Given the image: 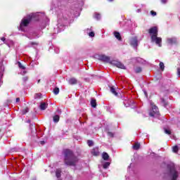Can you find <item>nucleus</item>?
Returning <instances> with one entry per match:
<instances>
[{
	"label": "nucleus",
	"instance_id": "obj_58",
	"mask_svg": "<svg viewBox=\"0 0 180 180\" xmlns=\"http://www.w3.org/2000/svg\"><path fill=\"white\" fill-rule=\"evenodd\" d=\"M13 151H15V149H13Z\"/></svg>",
	"mask_w": 180,
	"mask_h": 180
},
{
	"label": "nucleus",
	"instance_id": "obj_48",
	"mask_svg": "<svg viewBox=\"0 0 180 180\" xmlns=\"http://www.w3.org/2000/svg\"><path fill=\"white\" fill-rule=\"evenodd\" d=\"M60 5H61V3L58 2V8H60Z\"/></svg>",
	"mask_w": 180,
	"mask_h": 180
},
{
	"label": "nucleus",
	"instance_id": "obj_30",
	"mask_svg": "<svg viewBox=\"0 0 180 180\" xmlns=\"http://www.w3.org/2000/svg\"><path fill=\"white\" fill-rule=\"evenodd\" d=\"M94 18L95 19H97V20H99L101 19V15L98 13H95Z\"/></svg>",
	"mask_w": 180,
	"mask_h": 180
},
{
	"label": "nucleus",
	"instance_id": "obj_8",
	"mask_svg": "<svg viewBox=\"0 0 180 180\" xmlns=\"http://www.w3.org/2000/svg\"><path fill=\"white\" fill-rule=\"evenodd\" d=\"M148 33L150 36V39L153 38V36H158V27H153L148 30Z\"/></svg>",
	"mask_w": 180,
	"mask_h": 180
},
{
	"label": "nucleus",
	"instance_id": "obj_28",
	"mask_svg": "<svg viewBox=\"0 0 180 180\" xmlns=\"http://www.w3.org/2000/svg\"><path fill=\"white\" fill-rule=\"evenodd\" d=\"M18 65L20 70H26V68L20 62H18Z\"/></svg>",
	"mask_w": 180,
	"mask_h": 180
},
{
	"label": "nucleus",
	"instance_id": "obj_44",
	"mask_svg": "<svg viewBox=\"0 0 180 180\" xmlns=\"http://www.w3.org/2000/svg\"><path fill=\"white\" fill-rule=\"evenodd\" d=\"M161 2L162 4H167L168 2V0H161Z\"/></svg>",
	"mask_w": 180,
	"mask_h": 180
},
{
	"label": "nucleus",
	"instance_id": "obj_18",
	"mask_svg": "<svg viewBox=\"0 0 180 180\" xmlns=\"http://www.w3.org/2000/svg\"><path fill=\"white\" fill-rule=\"evenodd\" d=\"M27 37L30 39V40L33 39H37V35H36V33H31L27 35Z\"/></svg>",
	"mask_w": 180,
	"mask_h": 180
},
{
	"label": "nucleus",
	"instance_id": "obj_36",
	"mask_svg": "<svg viewBox=\"0 0 180 180\" xmlns=\"http://www.w3.org/2000/svg\"><path fill=\"white\" fill-rule=\"evenodd\" d=\"M165 133L166 134H171V130L167 129H165Z\"/></svg>",
	"mask_w": 180,
	"mask_h": 180
},
{
	"label": "nucleus",
	"instance_id": "obj_14",
	"mask_svg": "<svg viewBox=\"0 0 180 180\" xmlns=\"http://www.w3.org/2000/svg\"><path fill=\"white\" fill-rule=\"evenodd\" d=\"M92 155L98 156L99 155V148H94L91 151Z\"/></svg>",
	"mask_w": 180,
	"mask_h": 180
},
{
	"label": "nucleus",
	"instance_id": "obj_4",
	"mask_svg": "<svg viewBox=\"0 0 180 180\" xmlns=\"http://www.w3.org/2000/svg\"><path fill=\"white\" fill-rule=\"evenodd\" d=\"M167 169H168V180H176L178 179V176H179V172L176 171V168L175 166L172 165H167Z\"/></svg>",
	"mask_w": 180,
	"mask_h": 180
},
{
	"label": "nucleus",
	"instance_id": "obj_1",
	"mask_svg": "<svg viewBox=\"0 0 180 180\" xmlns=\"http://www.w3.org/2000/svg\"><path fill=\"white\" fill-rule=\"evenodd\" d=\"M58 16V24L56 27H54V34L60 33L65 29V26L70 23V20H72L74 18L79 16V13H78V9H76L75 13L72 15L70 11H65L63 13L61 10H56Z\"/></svg>",
	"mask_w": 180,
	"mask_h": 180
},
{
	"label": "nucleus",
	"instance_id": "obj_31",
	"mask_svg": "<svg viewBox=\"0 0 180 180\" xmlns=\"http://www.w3.org/2000/svg\"><path fill=\"white\" fill-rule=\"evenodd\" d=\"M91 105L92 108H96V101L92 100L91 101Z\"/></svg>",
	"mask_w": 180,
	"mask_h": 180
},
{
	"label": "nucleus",
	"instance_id": "obj_20",
	"mask_svg": "<svg viewBox=\"0 0 180 180\" xmlns=\"http://www.w3.org/2000/svg\"><path fill=\"white\" fill-rule=\"evenodd\" d=\"M133 60L136 61V63H139L140 64H143L144 63V60L140 57L138 58H134Z\"/></svg>",
	"mask_w": 180,
	"mask_h": 180
},
{
	"label": "nucleus",
	"instance_id": "obj_45",
	"mask_svg": "<svg viewBox=\"0 0 180 180\" xmlns=\"http://www.w3.org/2000/svg\"><path fill=\"white\" fill-rule=\"evenodd\" d=\"M15 102H16V103L20 102V98H17L15 99Z\"/></svg>",
	"mask_w": 180,
	"mask_h": 180
},
{
	"label": "nucleus",
	"instance_id": "obj_10",
	"mask_svg": "<svg viewBox=\"0 0 180 180\" xmlns=\"http://www.w3.org/2000/svg\"><path fill=\"white\" fill-rule=\"evenodd\" d=\"M98 60H100V61H103L104 63H109V61H110V57L105 55H99Z\"/></svg>",
	"mask_w": 180,
	"mask_h": 180
},
{
	"label": "nucleus",
	"instance_id": "obj_21",
	"mask_svg": "<svg viewBox=\"0 0 180 180\" xmlns=\"http://www.w3.org/2000/svg\"><path fill=\"white\" fill-rule=\"evenodd\" d=\"M114 36L115 37H116V39L117 40H119L120 41H122V36H120V33H119V32H114Z\"/></svg>",
	"mask_w": 180,
	"mask_h": 180
},
{
	"label": "nucleus",
	"instance_id": "obj_40",
	"mask_svg": "<svg viewBox=\"0 0 180 180\" xmlns=\"http://www.w3.org/2000/svg\"><path fill=\"white\" fill-rule=\"evenodd\" d=\"M34 44H37L35 42H30L29 44H28V46L29 47H30V46H34Z\"/></svg>",
	"mask_w": 180,
	"mask_h": 180
},
{
	"label": "nucleus",
	"instance_id": "obj_5",
	"mask_svg": "<svg viewBox=\"0 0 180 180\" xmlns=\"http://www.w3.org/2000/svg\"><path fill=\"white\" fill-rule=\"evenodd\" d=\"M152 110L149 112V115L151 117H158L160 116V110H158V107H157L154 104H151Z\"/></svg>",
	"mask_w": 180,
	"mask_h": 180
},
{
	"label": "nucleus",
	"instance_id": "obj_51",
	"mask_svg": "<svg viewBox=\"0 0 180 180\" xmlns=\"http://www.w3.org/2000/svg\"><path fill=\"white\" fill-rule=\"evenodd\" d=\"M137 12H138V13L141 12V9H138V10H137Z\"/></svg>",
	"mask_w": 180,
	"mask_h": 180
},
{
	"label": "nucleus",
	"instance_id": "obj_50",
	"mask_svg": "<svg viewBox=\"0 0 180 180\" xmlns=\"http://www.w3.org/2000/svg\"><path fill=\"white\" fill-rule=\"evenodd\" d=\"M25 74H26V71H25V70H24V71L22 72V75H25Z\"/></svg>",
	"mask_w": 180,
	"mask_h": 180
},
{
	"label": "nucleus",
	"instance_id": "obj_26",
	"mask_svg": "<svg viewBox=\"0 0 180 180\" xmlns=\"http://www.w3.org/2000/svg\"><path fill=\"white\" fill-rule=\"evenodd\" d=\"M132 147L134 150H139L140 148V143H136Z\"/></svg>",
	"mask_w": 180,
	"mask_h": 180
},
{
	"label": "nucleus",
	"instance_id": "obj_16",
	"mask_svg": "<svg viewBox=\"0 0 180 180\" xmlns=\"http://www.w3.org/2000/svg\"><path fill=\"white\" fill-rule=\"evenodd\" d=\"M68 83L70 84V85H75L78 84V80H77V79H75V77H72L68 80Z\"/></svg>",
	"mask_w": 180,
	"mask_h": 180
},
{
	"label": "nucleus",
	"instance_id": "obj_13",
	"mask_svg": "<svg viewBox=\"0 0 180 180\" xmlns=\"http://www.w3.org/2000/svg\"><path fill=\"white\" fill-rule=\"evenodd\" d=\"M172 151L173 153H175L176 154H179V155H180V144H177L173 146Z\"/></svg>",
	"mask_w": 180,
	"mask_h": 180
},
{
	"label": "nucleus",
	"instance_id": "obj_38",
	"mask_svg": "<svg viewBox=\"0 0 180 180\" xmlns=\"http://www.w3.org/2000/svg\"><path fill=\"white\" fill-rule=\"evenodd\" d=\"M33 127H34V131H36V128L34 127V125H33V124H30V129H33Z\"/></svg>",
	"mask_w": 180,
	"mask_h": 180
},
{
	"label": "nucleus",
	"instance_id": "obj_56",
	"mask_svg": "<svg viewBox=\"0 0 180 180\" xmlns=\"http://www.w3.org/2000/svg\"><path fill=\"white\" fill-rule=\"evenodd\" d=\"M131 166V165H130L128 167V168H130Z\"/></svg>",
	"mask_w": 180,
	"mask_h": 180
},
{
	"label": "nucleus",
	"instance_id": "obj_34",
	"mask_svg": "<svg viewBox=\"0 0 180 180\" xmlns=\"http://www.w3.org/2000/svg\"><path fill=\"white\" fill-rule=\"evenodd\" d=\"M87 144H88L89 147H92V146H94V141H91V140H88Z\"/></svg>",
	"mask_w": 180,
	"mask_h": 180
},
{
	"label": "nucleus",
	"instance_id": "obj_42",
	"mask_svg": "<svg viewBox=\"0 0 180 180\" xmlns=\"http://www.w3.org/2000/svg\"><path fill=\"white\" fill-rule=\"evenodd\" d=\"M132 27H133L134 29H136V27H137V23L133 22V23H132Z\"/></svg>",
	"mask_w": 180,
	"mask_h": 180
},
{
	"label": "nucleus",
	"instance_id": "obj_2",
	"mask_svg": "<svg viewBox=\"0 0 180 180\" xmlns=\"http://www.w3.org/2000/svg\"><path fill=\"white\" fill-rule=\"evenodd\" d=\"M32 19H34V20H43L41 29H44V27L47 26V23H49V18H47V16H46L44 13H32L27 15L21 20V22L20 25V30H21V32H25L24 27L29 26V23L32 22Z\"/></svg>",
	"mask_w": 180,
	"mask_h": 180
},
{
	"label": "nucleus",
	"instance_id": "obj_55",
	"mask_svg": "<svg viewBox=\"0 0 180 180\" xmlns=\"http://www.w3.org/2000/svg\"><path fill=\"white\" fill-rule=\"evenodd\" d=\"M40 82V79L38 80V84Z\"/></svg>",
	"mask_w": 180,
	"mask_h": 180
},
{
	"label": "nucleus",
	"instance_id": "obj_37",
	"mask_svg": "<svg viewBox=\"0 0 180 180\" xmlns=\"http://www.w3.org/2000/svg\"><path fill=\"white\" fill-rule=\"evenodd\" d=\"M150 14L152 15V16H157V12L154 11H151Z\"/></svg>",
	"mask_w": 180,
	"mask_h": 180
},
{
	"label": "nucleus",
	"instance_id": "obj_41",
	"mask_svg": "<svg viewBox=\"0 0 180 180\" xmlns=\"http://www.w3.org/2000/svg\"><path fill=\"white\" fill-rule=\"evenodd\" d=\"M27 79H29V77H24L22 78V81H23L24 82H26V81H27Z\"/></svg>",
	"mask_w": 180,
	"mask_h": 180
},
{
	"label": "nucleus",
	"instance_id": "obj_46",
	"mask_svg": "<svg viewBox=\"0 0 180 180\" xmlns=\"http://www.w3.org/2000/svg\"><path fill=\"white\" fill-rule=\"evenodd\" d=\"M1 40L2 41H5L6 39H5V37H3L1 38Z\"/></svg>",
	"mask_w": 180,
	"mask_h": 180
},
{
	"label": "nucleus",
	"instance_id": "obj_43",
	"mask_svg": "<svg viewBox=\"0 0 180 180\" xmlns=\"http://www.w3.org/2000/svg\"><path fill=\"white\" fill-rule=\"evenodd\" d=\"M177 75L180 78V68H177Z\"/></svg>",
	"mask_w": 180,
	"mask_h": 180
},
{
	"label": "nucleus",
	"instance_id": "obj_7",
	"mask_svg": "<svg viewBox=\"0 0 180 180\" xmlns=\"http://www.w3.org/2000/svg\"><path fill=\"white\" fill-rule=\"evenodd\" d=\"M150 39L152 43H155V44H157L159 47H161V43H162V39L161 37H158V36H153Z\"/></svg>",
	"mask_w": 180,
	"mask_h": 180
},
{
	"label": "nucleus",
	"instance_id": "obj_27",
	"mask_svg": "<svg viewBox=\"0 0 180 180\" xmlns=\"http://www.w3.org/2000/svg\"><path fill=\"white\" fill-rule=\"evenodd\" d=\"M29 112V108H25L21 110L22 115H26Z\"/></svg>",
	"mask_w": 180,
	"mask_h": 180
},
{
	"label": "nucleus",
	"instance_id": "obj_52",
	"mask_svg": "<svg viewBox=\"0 0 180 180\" xmlns=\"http://www.w3.org/2000/svg\"><path fill=\"white\" fill-rule=\"evenodd\" d=\"M108 2H113V0H108Z\"/></svg>",
	"mask_w": 180,
	"mask_h": 180
},
{
	"label": "nucleus",
	"instance_id": "obj_15",
	"mask_svg": "<svg viewBox=\"0 0 180 180\" xmlns=\"http://www.w3.org/2000/svg\"><path fill=\"white\" fill-rule=\"evenodd\" d=\"M92 30H94V29L92 27H91L90 29L88 28L86 30V32L88 33V34L90 37H95V32H94V31H92Z\"/></svg>",
	"mask_w": 180,
	"mask_h": 180
},
{
	"label": "nucleus",
	"instance_id": "obj_54",
	"mask_svg": "<svg viewBox=\"0 0 180 180\" xmlns=\"http://www.w3.org/2000/svg\"><path fill=\"white\" fill-rule=\"evenodd\" d=\"M129 32H131V30H133V29H129Z\"/></svg>",
	"mask_w": 180,
	"mask_h": 180
},
{
	"label": "nucleus",
	"instance_id": "obj_39",
	"mask_svg": "<svg viewBox=\"0 0 180 180\" xmlns=\"http://www.w3.org/2000/svg\"><path fill=\"white\" fill-rule=\"evenodd\" d=\"M108 136H109L110 137H113V136H114L113 132L108 131Z\"/></svg>",
	"mask_w": 180,
	"mask_h": 180
},
{
	"label": "nucleus",
	"instance_id": "obj_49",
	"mask_svg": "<svg viewBox=\"0 0 180 180\" xmlns=\"http://www.w3.org/2000/svg\"><path fill=\"white\" fill-rule=\"evenodd\" d=\"M40 144H41V146H43L44 144V141H41Z\"/></svg>",
	"mask_w": 180,
	"mask_h": 180
},
{
	"label": "nucleus",
	"instance_id": "obj_6",
	"mask_svg": "<svg viewBox=\"0 0 180 180\" xmlns=\"http://www.w3.org/2000/svg\"><path fill=\"white\" fill-rule=\"evenodd\" d=\"M166 43L169 46H174L175 44H178V38H176V37H167L166 39Z\"/></svg>",
	"mask_w": 180,
	"mask_h": 180
},
{
	"label": "nucleus",
	"instance_id": "obj_23",
	"mask_svg": "<svg viewBox=\"0 0 180 180\" xmlns=\"http://www.w3.org/2000/svg\"><path fill=\"white\" fill-rule=\"evenodd\" d=\"M53 120L54 123H58V122H60V115L53 116Z\"/></svg>",
	"mask_w": 180,
	"mask_h": 180
},
{
	"label": "nucleus",
	"instance_id": "obj_3",
	"mask_svg": "<svg viewBox=\"0 0 180 180\" xmlns=\"http://www.w3.org/2000/svg\"><path fill=\"white\" fill-rule=\"evenodd\" d=\"M65 155V164L70 167H75V169H82V164L78 161V158L74 155L70 150L66 149L63 151Z\"/></svg>",
	"mask_w": 180,
	"mask_h": 180
},
{
	"label": "nucleus",
	"instance_id": "obj_22",
	"mask_svg": "<svg viewBox=\"0 0 180 180\" xmlns=\"http://www.w3.org/2000/svg\"><path fill=\"white\" fill-rule=\"evenodd\" d=\"M110 91L115 96H117V91H116V89L114 86H111Z\"/></svg>",
	"mask_w": 180,
	"mask_h": 180
},
{
	"label": "nucleus",
	"instance_id": "obj_19",
	"mask_svg": "<svg viewBox=\"0 0 180 180\" xmlns=\"http://www.w3.org/2000/svg\"><path fill=\"white\" fill-rule=\"evenodd\" d=\"M49 104L46 103H41L39 105V108L41 110H46V109H47V106Z\"/></svg>",
	"mask_w": 180,
	"mask_h": 180
},
{
	"label": "nucleus",
	"instance_id": "obj_57",
	"mask_svg": "<svg viewBox=\"0 0 180 180\" xmlns=\"http://www.w3.org/2000/svg\"><path fill=\"white\" fill-rule=\"evenodd\" d=\"M145 95H147V92L145 91Z\"/></svg>",
	"mask_w": 180,
	"mask_h": 180
},
{
	"label": "nucleus",
	"instance_id": "obj_29",
	"mask_svg": "<svg viewBox=\"0 0 180 180\" xmlns=\"http://www.w3.org/2000/svg\"><path fill=\"white\" fill-rule=\"evenodd\" d=\"M53 94L55 95H58V94H60V89H58V87H56L54 89H53Z\"/></svg>",
	"mask_w": 180,
	"mask_h": 180
},
{
	"label": "nucleus",
	"instance_id": "obj_24",
	"mask_svg": "<svg viewBox=\"0 0 180 180\" xmlns=\"http://www.w3.org/2000/svg\"><path fill=\"white\" fill-rule=\"evenodd\" d=\"M110 165V162H105L104 163H103V168L104 169H107V168H109V166Z\"/></svg>",
	"mask_w": 180,
	"mask_h": 180
},
{
	"label": "nucleus",
	"instance_id": "obj_32",
	"mask_svg": "<svg viewBox=\"0 0 180 180\" xmlns=\"http://www.w3.org/2000/svg\"><path fill=\"white\" fill-rule=\"evenodd\" d=\"M41 98V94L39 93V94H36L34 95V99H40Z\"/></svg>",
	"mask_w": 180,
	"mask_h": 180
},
{
	"label": "nucleus",
	"instance_id": "obj_25",
	"mask_svg": "<svg viewBox=\"0 0 180 180\" xmlns=\"http://www.w3.org/2000/svg\"><path fill=\"white\" fill-rule=\"evenodd\" d=\"M141 71H143V70L141 69V67H136V68H134V72L136 74H139V73L141 72Z\"/></svg>",
	"mask_w": 180,
	"mask_h": 180
},
{
	"label": "nucleus",
	"instance_id": "obj_11",
	"mask_svg": "<svg viewBox=\"0 0 180 180\" xmlns=\"http://www.w3.org/2000/svg\"><path fill=\"white\" fill-rule=\"evenodd\" d=\"M112 64H114V65H115V67H117V68H121L122 70H124L126 68L124 65H123V63H122L119 61L114 60V61H112Z\"/></svg>",
	"mask_w": 180,
	"mask_h": 180
},
{
	"label": "nucleus",
	"instance_id": "obj_35",
	"mask_svg": "<svg viewBox=\"0 0 180 180\" xmlns=\"http://www.w3.org/2000/svg\"><path fill=\"white\" fill-rule=\"evenodd\" d=\"M54 51H55V53H56V54H58L60 53V48L55 47L54 48Z\"/></svg>",
	"mask_w": 180,
	"mask_h": 180
},
{
	"label": "nucleus",
	"instance_id": "obj_12",
	"mask_svg": "<svg viewBox=\"0 0 180 180\" xmlns=\"http://www.w3.org/2000/svg\"><path fill=\"white\" fill-rule=\"evenodd\" d=\"M160 103L162 106H164V108H166V109H168V108H171L169 103H168L167 101L164 99V98H160Z\"/></svg>",
	"mask_w": 180,
	"mask_h": 180
},
{
	"label": "nucleus",
	"instance_id": "obj_47",
	"mask_svg": "<svg viewBox=\"0 0 180 180\" xmlns=\"http://www.w3.org/2000/svg\"><path fill=\"white\" fill-rule=\"evenodd\" d=\"M57 112H58V113L59 115H61V110H58Z\"/></svg>",
	"mask_w": 180,
	"mask_h": 180
},
{
	"label": "nucleus",
	"instance_id": "obj_33",
	"mask_svg": "<svg viewBox=\"0 0 180 180\" xmlns=\"http://www.w3.org/2000/svg\"><path fill=\"white\" fill-rule=\"evenodd\" d=\"M159 65H160V70H162V71H164V69L165 68V66L164 65V63L160 62Z\"/></svg>",
	"mask_w": 180,
	"mask_h": 180
},
{
	"label": "nucleus",
	"instance_id": "obj_17",
	"mask_svg": "<svg viewBox=\"0 0 180 180\" xmlns=\"http://www.w3.org/2000/svg\"><path fill=\"white\" fill-rule=\"evenodd\" d=\"M102 158L104 160V161H108L109 160V154L106 152H103L102 154Z\"/></svg>",
	"mask_w": 180,
	"mask_h": 180
},
{
	"label": "nucleus",
	"instance_id": "obj_53",
	"mask_svg": "<svg viewBox=\"0 0 180 180\" xmlns=\"http://www.w3.org/2000/svg\"><path fill=\"white\" fill-rule=\"evenodd\" d=\"M27 123H30V120H28L27 121Z\"/></svg>",
	"mask_w": 180,
	"mask_h": 180
},
{
	"label": "nucleus",
	"instance_id": "obj_9",
	"mask_svg": "<svg viewBox=\"0 0 180 180\" xmlns=\"http://www.w3.org/2000/svg\"><path fill=\"white\" fill-rule=\"evenodd\" d=\"M130 44L134 47V49H137V46H139V39H137V37H133L131 38Z\"/></svg>",
	"mask_w": 180,
	"mask_h": 180
}]
</instances>
